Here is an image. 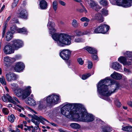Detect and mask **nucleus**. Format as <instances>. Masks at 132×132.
<instances>
[{"instance_id":"obj_38","label":"nucleus","mask_w":132,"mask_h":132,"mask_svg":"<svg viewBox=\"0 0 132 132\" xmlns=\"http://www.w3.org/2000/svg\"><path fill=\"white\" fill-rule=\"evenodd\" d=\"M15 119V117L13 114H11V116L8 117V120L12 123L14 122Z\"/></svg>"},{"instance_id":"obj_30","label":"nucleus","mask_w":132,"mask_h":132,"mask_svg":"<svg viewBox=\"0 0 132 132\" xmlns=\"http://www.w3.org/2000/svg\"><path fill=\"white\" fill-rule=\"evenodd\" d=\"M71 25L74 28H77L78 26L79 23L76 19H73L72 21Z\"/></svg>"},{"instance_id":"obj_12","label":"nucleus","mask_w":132,"mask_h":132,"mask_svg":"<svg viewBox=\"0 0 132 132\" xmlns=\"http://www.w3.org/2000/svg\"><path fill=\"white\" fill-rule=\"evenodd\" d=\"M2 98L3 101L4 102H6L7 100L8 102L13 103L14 104H16V103L14 101L12 97L10 96L8 94H6L5 95L4 94L2 96Z\"/></svg>"},{"instance_id":"obj_52","label":"nucleus","mask_w":132,"mask_h":132,"mask_svg":"<svg viewBox=\"0 0 132 132\" xmlns=\"http://www.w3.org/2000/svg\"><path fill=\"white\" fill-rule=\"evenodd\" d=\"M59 3L61 5L63 6H65L66 5L64 1H63L61 0H59Z\"/></svg>"},{"instance_id":"obj_34","label":"nucleus","mask_w":132,"mask_h":132,"mask_svg":"<svg viewBox=\"0 0 132 132\" xmlns=\"http://www.w3.org/2000/svg\"><path fill=\"white\" fill-rule=\"evenodd\" d=\"M80 4L82 7V9H79L78 10V11L80 13H82L84 12L85 13H86L87 12V10L86 9L82 3H80Z\"/></svg>"},{"instance_id":"obj_45","label":"nucleus","mask_w":132,"mask_h":132,"mask_svg":"<svg viewBox=\"0 0 132 132\" xmlns=\"http://www.w3.org/2000/svg\"><path fill=\"white\" fill-rule=\"evenodd\" d=\"M2 111L6 115L8 114L9 112L8 110L6 108H3L2 109Z\"/></svg>"},{"instance_id":"obj_17","label":"nucleus","mask_w":132,"mask_h":132,"mask_svg":"<svg viewBox=\"0 0 132 132\" xmlns=\"http://www.w3.org/2000/svg\"><path fill=\"white\" fill-rule=\"evenodd\" d=\"M118 61L120 63H122L124 65H129L131 64V62L130 61L127 62L125 57L121 56L118 59Z\"/></svg>"},{"instance_id":"obj_31","label":"nucleus","mask_w":132,"mask_h":132,"mask_svg":"<svg viewBox=\"0 0 132 132\" xmlns=\"http://www.w3.org/2000/svg\"><path fill=\"white\" fill-rule=\"evenodd\" d=\"M102 131L103 132H110L112 131V128L110 127L104 126L102 127Z\"/></svg>"},{"instance_id":"obj_1","label":"nucleus","mask_w":132,"mask_h":132,"mask_svg":"<svg viewBox=\"0 0 132 132\" xmlns=\"http://www.w3.org/2000/svg\"><path fill=\"white\" fill-rule=\"evenodd\" d=\"M113 82V83L108 77L101 80L97 85V89L99 94L104 96H109L118 89L120 87L119 84Z\"/></svg>"},{"instance_id":"obj_22","label":"nucleus","mask_w":132,"mask_h":132,"mask_svg":"<svg viewBox=\"0 0 132 132\" xmlns=\"http://www.w3.org/2000/svg\"><path fill=\"white\" fill-rule=\"evenodd\" d=\"M86 2L93 9L95 7L96 5V2L93 0H86Z\"/></svg>"},{"instance_id":"obj_33","label":"nucleus","mask_w":132,"mask_h":132,"mask_svg":"<svg viewBox=\"0 0 132 132\" xmlns=\"http://www.w3.org/2000/svg\"><path fill=\"white\" fill-rule=\"evenodd\" d=\"M11 86H12V88L14 92V90H17L18 89V85L14 83H13L11 84Z\"/></svg>"},{"instance_id":"obj_50","label":"nucleus","mask_w":132,"mask_h":132,"mask_svg":"<svg viewBox=\"0 0 132 132\" xmlns=\"http://www.w3.org/2000/svg\"><path fill=\"white\" fill-rule=\"evenodd\" d=\"M88 68L89 69H90L92 67L93 64L92 62L90 61H89L88 62Z\"/></svg>"},{"instance_id":"obj_36","label":"nucleus","mask_w":132,"mask_h":132,"mask_svg":"<svg viewBox=\"0 0 132 132\" xmlns=\"http://www.w3.org/2000/svg\"><path fill=\"white\" fill-rule=\"evenodd\" d=\"M53 8L54 11H56L57 8V1H54L52 4Z\"/></svg>"},{"instance_id":"obj_42","label":"nucleus","mask_w":132,"mask_h":132,"mask_svg":"<svg viewBox=\"0 0 132 132\" xmlns=\"http://www.w3.org/2000/svg\"><path fill=\"white\" fill-rule=\"evenodd\" d=\"M100 3L101 4L104 6H106L108 4L106 0H101L100 1Z\"/></svg>"},{"instance_id":"obj_6","label":"nucleus","mask_w":132,"mask_h":132,"mask_svg":"<svg viewBox=\"0 0 132 132\" xmlns=\"http://www.w3.org/2000/svg\"><path fill=\"white\" fill-rule=\"evenodd\" d=\"M28 116L31 119V121L38 128L39 127L40 122L43 124H45V121L49 123L48 121L41 116H37L35 114H28Z\"/></svg>"},{"instance_id":"obj_63","label":"nucleus","mask_w":132,"mask_h":132,"mask_svg":"<svg viewBox=\"0 0 132 132\" xmlns=\"http://www.w3.org/2000/svg\"><path fill=\"white\" fill-rule=\"evenodd\" d=\"M18 127L19 128H23V125L21 124L20 125H18Z\"/></svg>"},{"instance_id":"obj_23","label":"nucleus","mask_w":132,"mask_h":132,"mask_svg":"<svg viewBox=\"0 0 132 132\" xmlns=\"http://www.w3.org/2000/svg\"><path fill=\"white\" fill-rule=\"evenodd\" d=\"M94 17L96 20L100 23L102 22L103 21V17L100 13L96 14Z\"/></svg>"},{"instance_id":"obj_21","label":"nucleus","mask_w":132,"mask_h":132,"mask_svg":"<svg viewBox=\"0 0 132 132\" xmlns=\"http://www.w3.org/2000/svg\"><path fill=\"white\" fill-rule=\"evenodd\" d=\"M39 5L41 9L45 10L47 9V4L45 1L42 0L40 2Z\"/></svg>"},{"instance_id":"obj_8","label":"nucleus","mask_w":132,"mask_h":132,"mask_svg":"<svg viewBox=\"0 0 132 132\" xmlns=\"http://www.w3.org/2000/svg\"><path fill=\"white\" fill-rule=\"evenodd\" d=\"M47 103L50 104H56L60 102L59 96L55 94H52L45 98Z\"/></svg>"},{"instance_id":"obj_10","label":"nucleus","mask_w":132,"mask_h":132,"mask_svg":"<svg viewBox=\"0 0 132 132\" xmlns=\"http://www.w3.org/2000/svg\"><path fill=\"white\" fill-rule=\"evenodd\" d=\"M11 42L12 46L15 50H18L22 47L23 45L22 41L19 39H14L11 41Z\"/></svg>"},{"instance_id":"obj_29","label":"nucleus","mask_w":132,"mask_h":132,"mask_svg":"<svg viewBox=\"0 0 132 132\" xmlns=\"http://www.w3.org/2000/svg\"><path fill=\"white\" fill-rule=\"evenodd\" d=\"M70 126L73 129H78L80 128V126L77 123H72L70 125Z\"/></svg>"},{"instance_id":"obj_5","label":"nucleus","mask_w":132,"mask_h":132,"mask_svg":"<svg viewBox=\"0 0 132 132\" xmlns=\"http://www.w3.org/2000/svg\"><path fill=\"white\" fill-rule=\"evenodd\" d=\"M78 118L82 122H89L92 121L94 120L93 116L88 113L85 109H82L81 110V113L80 115H78Z\"/></svg>"},{"instance_id":"obj_57","label":"nucleus","mask_w":132,"mask_h":132,"mask_svg":"<svg viewBox=\"0 0 132 132\" xmlns=\"http://www.w3.org/2000/svg\"><path fill=\"white\" fill-rule=\"evenodd\" d=\"M3 31L2 32V38H3L5 34V32L6 30L3 29Z\"/></svg>"},{"instance_id":"obj_2","label":"nucleus","mask_w":132,"mask_h":132,"mask_svg":"<svg viewBox=\"0 0 132 132\" xmlns=\"http://www.w3.org/2000/svg\"><path fill=\"white\" fill-rule=\"evenodd\" d=\"M74 108L71 109L72 105L71 104L67 103L64 105L63 107L61 109V113L63 115H64L67 118H72L73 116L77 115V118L78 117V115H80L81 113V110L82 105L80 104L75 103L73 104Z\"/></svg>"},{"instance_id":"obj_49","label":"nucleus","mask_w":132,"mask_h":132,"mask_svg":"<svg viewBox=\"0 0 132 132\" xmlns=\"http://www.w3.org/2000/svg\"><path fill=\"white\" fill-rule=\"evenodd\" d=\"M83 40L80 38H76L75 40V41L77 43L81 42H83Z\"/></svg>"},{"instance_id":"obj_28","label":"nucleus","mask_w":132,"mask_h":132,"mask_svg":"<svg viewBox=\"0 0 132 132\" xmlns=\"http://www.w3.org/2000/svg\"><path fill=\"white\" fill-rule=\"evenodd\" d=\"M122 130L126 131H132V126H124L122 128Z\"/></svg>"},{"instance_id":"obj_27","label":"nucleus","mask_w":132,"mask_h":132,"mask_svg":"<svg viewBox=\"0 0 132 132\" xmlns=\"http://www.w3.org/2000/svg\"><path fill=\"white\" fill-rule=\"evenodd\" d=\"M13 37L12 34L10 31H8L6 36V40L7 41H9L11 40Z\"/></svg>"},{"instance_id":"obj_53","label":"nucleus","mask_w":132,"mask_h":132,"mask_svg":"<svg viewBox=\"0 0 132 132\" xmlns=\"http://www.w3.org/2000/svg\"><path fill=\"white\" fill-rule=\"evenodd\" d=\"M91 29H91L90 30V32H89L88 31H82V35H86V34H88V33H90V31L91 30Z\"/></svg>"},{"instance_id":"obj_13","label":"nucleus","mask_w":132,"mask_h":132,"mask_svg":"<svg viewBox=\"0 0 132 132\" xmlns=\"http://www.w3.org/2000/svg\"><path fill=\"white\" fill-rule=\"evenodd\" d=\"M12 46L9 45L5 46L3 49L4 53L7 54L14 53V51L12 49Z\"/></svg>"},{"instance_id":"obj_56","label":"nucleus","mask_w":132,"mask_h":132,"mask_svg":"<svg viewBox=\"0 0 132 132\" xmlns=\"http://www.w3.org/2000/svg\"><path fill=\"white\" fill-rule=\"evenodd\" d=\"M13 99V100H15V101H16L17 102H18L19 103H20V102L18 100V99L15 97H12Z\"/></svg>"},{"instance_id":"obj_58","label":"nucleus","mask_w":132,"mask_h":132,"mask_svg":"<svg viewBox=\"0 0 132 132\" xmlns=\"http://www.w3.org/2000/svg\"><path fill=\"white\" fill-rule=\"evenodd\" d=\"M5 5H3L0 10V13H1V12H2V11L5 8Z\"/></svg>"},{"instance_id":"obj_51","label":"nucleus","mask_w":132,"mask_h":132,"mask_svg":"<svg viewBox=\"0 0 132 132\" xmlns=\"http://www.w3.org/2000/svg\"><path fill=\"white\" fill-rule=\"evenodd\" d=\"M76 34L77 36H80L82 35V31H77L76 32Z\"/></svg>"},{"instance_id":"obj_14","label":"nucleus","mask_w":132,"mask_h":132,"mask_svg":"<svg viewBox=\"0 0 132 132\" xmlns=\"http://www.w3.org/2000/svg\"><path fill=\"white\" fill-rule=\"evenodd\" d=\"M24 68V64L21 62H19L16 63L14 69L16 71L19 72L22 70Z\"/></svg>"},{"instance_id":"obj_35","label":"nucleus","mask_w":132,"mask_h":132,"mask_svg":"<svg viewBox=\"0 0 132 132\" xmlns=\"http://www.w3.org/2000/svg\"><path fill=\"white\" fill-rule=\"evenodd\" d=\"M10 29L12 33H14L17 30V27L15 25L11 26L10 27Z\"/></svg>"},{"instance_id":"obj_60","label":"nucleus","mask_w":132,"mask_h":132,"mask_svg":"<svg viewBox=\"0 0 132 132\" xmlns=\"http://www.w3.org/2000/svg\"><path fill=\"white\" fill-rule=\"evenodd\" d=\"M24 126L25 127H27V129H28V131L29 132H30V131L31 130V128H30V126H27L26 125H25Z\"/></svg>"},{"instance_id":"obj_46","label":"nucleus","mask_w":132,"mask_h":132,"mask_svg":"<svg viewBox=\"0 0 132 132\" xmlns=\"http://www.w3.org/2000/svg\"><path fill=\"white\" fill-rule=\"evenodd\" d=\"M115 103L116 105L118 107H120L121 105V103L118 100H116L115 101Z\"/></svg>"},{"instance_id":"obj_62","label":"nucleus","mask_w":132,"mask_h":132,"mask_svg":"<svg viewBox=\"0 0 132 132\" xmlns=\"http://www.w3.org/2000/svg\"><path fill=\"white\" fill-rule=\"evenodd\" d=\"M20 117L25 118L26 117V116L24 115L22 113H21L20 115Z\"/></svg>"},{"instance_id":"obj_48","label":"nucleus","mask_w":132,"mask_h":132,"mask_svg":"<svg viewBox=\"0 0 132 132\" xmlns=\"http://www.w3.org/2000/svg\"><path fill=\"white\" fill-rule=\"evenodd\" d=\"M77 61L79 64L81 65H82L83 64L84 61L81 57H79Z\"/></svg>"},{"instance_id":"obj_55","label":"nucleus","mask_w":132,"mask_h":132,"mask_svg":"<svg viewBox=\"0 0 132 132\" xmlns=\"http://www.w3.org/2000/svg\"><path fill=\"white\" fill-rule=\"evenodd\" d=\"M18 3L17 2H15L14 1V2L12 5V7H15L16 6Z\"/></svg>"},{"instance_id":"obj_24","label":"nucleus","mask_w":132,"mask_h":132,"mask_svg":"<svg viewBox=\"0 0 132 132\" xmlns=\"http://www.w3.org/2000/svg\"><path fill=\"white\" fill-rule=\"evenodd\" d=\"M84 49L86 50L89 53L91 54L96 53L97 52V51L95 48L90 47L87 46L85 47Z\"/></svg>"},{"instance_id":"obj_64","label":"nucleus","mask_w":132,"mask_h":132,"mask_svg":"<svg viewBox=\"0 0 132 132\" xmlns=\"http://www.w3.org/2000/svg\"><path fill=\"white\" fill-rule=\"evenodd\" d=\"M88 23L87 22H85L84 23V26L85 27H86L88 26Z\"/></svg>"},{"instance_id":"obj_41","label":"nucleus","mask_w":132,"mask_h":132,"mask_svg":"<svg viewBox=\"0 0 132 132\" xmlns=\"http://www.w3.org/2000/svg\"><path fill=\"white\" fill-rule=\"evenodd\" d=\"M101 12L102 14L105 16H107L108 14V11L105 9H103L101 10Z\"/></svg>"},{"instance_id":"obj_47","label":"nucleus","mask_w":132,"mask_h":132,"mask_svg":"<svg viewBox=\"0 0 132 132\" xmlns=\"http://www.w3.org/2000/svg\"><path fill=\"white\" fill-rule=\"evenodd\" d=\"M101 9V7L98 5L96 3V5L95 6V7H94L93 9L95 10L98 11L99 10Z\"/></svg>"},{"instance_id":"obj_11","label":"nucleus","mask_w":132,"mask_h":132,"mask_svg":"<svg viewBox=\"0 0 132 132\" xmlns=\"http://www.w3.org/2000/svg\"><path fill=\"white\" fill-rule=\"evenodd\" d=\"M71 54L70 51L68 50H64L60 53V56L64 60H67L69 59Z\"/></svg>"},{"instance_id":"obj_18","label":"nucleus","mask_w":132,"mask_h":132,"mask_svg":"<svg viewBox=\"0 0 132 132\" xmlns=\"http://www.w3.org/2000/svg\"><path fill=\"white\" fill-rule=\"evenodd\" d=\"M46 102L45 100V98L41 100L38 103V109L40 110H41L45 107V105Z\"/></svg>"},{"instance_id":"obj_32","label":"nucleus","mask_w":132,"mask_h":132,"mask_svg":"<svg viewBox=\"0 0 132 132\" xmlns=\"http://www.w3.org/2000/svg\"><path fill=\"white\" fill-rule=\"evenodd\" d=\"M17 31L19 33L24 34L26 33L27 30L25 28H23L18 29Z\"/></svg>"},{"instance_id":"obj_4","label":"nucleus","mask_w":132,"mask_h":132,"mask_svg":"<svg viewBox=\"0 0 132 132\" xmlns=\"http://www.w3.org/2000/svg\"><path fill=\"white\" fill-rule=\"evenodd\" d=\"M31 88L30 86H28L24 90L19 88L17 90H14V93L19 97H21L22 99H25L31 93Z\"/></svg>"},{"instance_id":"obj_19","label":"nucleus","mask_w":132,"mask_h":132,"mask_svg":"<svg viewBox=\"0 0 132 132\" xmlns=\"http://www.w3.org/2000/svg\"><path fill=\"white\" fill-rule=\"evenodd\" d=\"M19 17L24 19H27L28 14L26 11L25 10H22L18 14Z\"/></svg>"},{"instance_id":"obj_16","label":"nucleus","mask_w":132,"mask_h":132,"mask_svg":"<svg viewBox=\"0 0 132 132\" xmlns=\"http://www.w3.org/2000/svg\"><path fill=\"white\" fill-rule=\"evenodd\" d=\"M55 23L49 20L47 24V26L50 30V33H54L56 32V30L55 29Z\"/></svg>"},{"instance_id":"obj_37","label":"nucleus","mask_w":132,"mask_h":132,"mask_svg":"<svg viewBox=\"0 0 132 132\" xmlns=\"http://www.w3.org/2000/svg\"><path fill=\"white\" fill-rule=\"evenodd\" d=\"M123 54L127 57H132V52L127 51L126 53H123Z\"/></svg>"},{"instance_id":"obj_9","label":"nucleus","mask_w":132,"mask_h":132,"mask_svg":"<svg viewBox=\"0 0 132 132\" xmlns=\"http://www.w3.org/2000/svg\"><path fill=\"white\" fill-rule=\"evenodd\" d=\"M116 2L118 6L127 7L132 5V0H116Z\"/></svg>"},{"instance_id":"obj_59","label":"nucleus","mask_w":132,"mask_h":132,"mask_svg":"<svg viewBox=\"0 0 132 132\" xmlns=\"http://www.w3.org/2000/svg\"><path fill=\"white\" fill-rule=\"evenodd\" d=\"M128 104L132 107V102L129 101L127 103Z\"/></svg>"},{"instance_id":"obj_20","label":"nucleus","mask_w":132,"mask_h":132,"mask_svg":"<svg viewBox=\"0 0 132 132\" xmlns=\"http://www.w3.org/2000/svg\"><path fill=\"white\" fill-rule=\"evenodd\" d=\"M26 102V103L31 106H34L36 104V101L30 97H28Z\"/></svg>"},{"instance_id":"obj_15","label":"nucleus","mask_w":132,"mask_h":132,"mask_svg":"<svg viewBox=\"0 0 132 132\" xmlns=\"http://www.w3.org/2000/svg\"><path fill=\"white\" fill-rule=\"evenodd\" d=\"M6 79L8 81L14 80L17 79V76L13 73H9L6 75Z\"/></svg>"},{"instance_id":"obj_39","label":"nucleus","mask_w":132,"mask_h":132,"mask_svg":"<svg viewBox=\"0 0 132 132\" xmlns=\"http://www.w3.org/2000/svg\"><path fill=\"white\" fill-rule=\"evenodd\" d=\"M4 61L6 64H9L10 62V59L8 56H6L4 57Z\"/></svg>"},{"instance_id":"obj_44","label":"nucleus","mask_w":132,"mask_h":132,"mask_svg":"<svg viewBox=\"0 0 132 132\" xmlns=\"http://www.w3.org/2000/svg\"><path fill=\"white\" fill-rule=\"evenodd\" d=\"M80 20L82 22H89L90 21V20L86 17L82 18L80 19Z\"/></svg>"},{"instance_id":"obj_25","label":"nucleus","mask_w":132,"mask_h":132,"mask_svg":"<svg viewBox=\"0 0 132 132\" xmlns=\"http://www.w3.org/2000/svg\"><path fill=\"white\" fill-rule=\"evenodd\" d=\"M111 76L112 78L117 80H120L122 78V76L120 74L115 71L111 75Z\"/></svg>"},{"instance_id":"obj_26","label":"nucleus","mask_w":132,"mask_h":132,"mask_svg":"<svg viewBox=\"0 0 132 132\" xmlns=\"http://www.w3.org/2000/svg\"><path fill=\"white\" fill-rule=\"evenodd\" d=\"M112 68L114 69L117 70L120 68L121 65L118 62H114L112 64Z\"/></svg>"},{"instance_id":"obj_7","label":"nucleus","mask_w":132,"mask_h":132,"mask_svg":"<svg viewBox=\"0 0 132 132\" xmlns=\"http://www.w3.org/2000/svg\"><path fill=\"white\" fill-rule=\"evenodd\" d=\"M109 26L107 25L102 24L95 29H92L90 31L91 34L106 33L109 29Z\"/></svg>"},{"instance_id":"obj_54","label":"nucleus","mask_w":132,"mask_h":132,"mask_svg":"<svg viewBox=\"0 0 132 132\" xmlns=\"http://www.w3.org/2000/svg\"><path fill=\"white\" fill-rule=\"evenodd\" d=\"M92 59L95 60H96L97 59L98 56L95 55H93L92 56Z\"/></svg>"},{"instance_id":"obj_61","label":"nucleus","mask_w":132,"mask_h":132,"mask_svg":"<svg viewBox=\"0 0 132 132\" xmlns=\"http://www.w3.org/2000/svg\"><path fill=\"white\" fill-rule=\"evenodd\" d=\"M11 18V16H10L7 19L6 21V22L8 23L9 21V20Z\"/></svg>"},{"instance_id":"obj_40","label":"nucleus","mask_w":132,"mask_h":132,"mask_svg":"<svg viewBox=\"0 0 132 132\" xmlns=\"http://www.w3.org/2000/svg\"><path fill=\"white\" fill-rule=\"evenodd\" d=\"M0 81L3 85H6V82L4 77L2 76L1 78H0Z\"/></svg>"},{"instance_id":"obj_43","label":"nucleus","mask_w":132,"mask_h":132,"mask_svg":"<svg viewBox=\"0 0 132 132\" xmlns=\"http://www.w3.org/2000/svg\"><path fill=\"white\" fill-rule=\"evenodd\" d=\"M91 76L90 73L84 75L82 76V79L83 80H85Z\"/></svg>"},{"instance_id":"obj_3","label":"nucleus","mask_w":132,"mask_h":132,"mask_svg":"<svg viewBox=\"0 0 132 132\" xmlns=\"http://www.w3.org/2000/svg\"><path fill=\"white\" fill-rule=\"evenodd\" d=\"M52 37L56 42L58 45L60 47L69 45L71 43V36L65 34H59L55 33L52 35Z\"/></svg>"}]
</instances>
